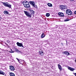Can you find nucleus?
Masks as SVG:
<instances>
[{"label":"nucleus","instance_id":"nucleus-1","mask_svg":"<svg viewBox=\"0 0 76 76\" xmlns=\"http://www.w3.org/2000/svg\"><path fill=\"white\" fill-rule=\"evenodd\" d=\"M2 3H3V4L4 6H6V7H9V8H11V7H12V5L9 4L8 2H2Z\"/></svg>","mask_w":76,"mask_h":76},{"label":"nucleus","instance_id":"nucleus-2","mask_svg":"<svg viewBox=\"0 0 76 76\" xmlns=\"http://www.w3.org/2000/svg\"><path fill=\"white\" fill-rule=\"evenodd\" d=\"M29 3L31 6H32L33 7H34V8H37V5H35V3L34 1H30Z\"/></svg>","mask_w":76,"mask_h":76},{"label":"nucleus","instance_id":"nucleus-3","mask_svg":"<svg viewBox=\"0 0 76 76\" xmlns=\"http://www.w3.org/2000/svg\"><path fill=\"white\" fill-rule=\"evenodd\" d=\"M24 12L26 16L28 17V18H32V14H31L29 12L24 11Z\"/></svg>","mask_w":76,"mask_h":76},{"label":"nucleus","instance_id":"nucleus-4","mask_svg":"<svg viewBox=\"0 0 76 76\" xmlns=\"http://www.w3.org/2000/svg\"><path fill=\"white\" fill-rule=\"evenodd\" d=\"M67 7L66 6L61 5L59 6V9L61 10H64L65 9H66Z\"/></svg>","mask_w":76,"mask_h":76},{"label":"nucleus","instance_id":"nucleus-5","mask_svg":"<svg viewBox=\"0 0 76 76\" xmlns=\"http://www.w3.org/2000/svg\"><path fill=\"white\" fill-rule=\"evenodd\" d=\"M66 13L68 15H71L72 14V12L71 11V10L68 9L66 10Z\"/></svg>","mask_w":76,"mask_h":76},{"label":"nucleus","instance_id":"nucleus-6","mask_svg":"<svg viewBox=\"0 0 76 76\" xmlns=\"http://www.w3.org/2000/svg\"><path fill=\"white\" fill-rule=\"evenodd\" d=\"M16 44L17 45V46H18V47H23V48L24 47V46H23V44L22 43L17 42Z\"/></svg>","mask_w":76,"mask_h":76},{"label":"nucleus","instance_id":"nucleus-7","mask_svg":"<svg viewBox=\"0 0 76 76\" xmlns=\"http://www.w3.org/2000/svg\"><path fill=\"white\" fill-rule=\"evenodd\" d=\"M64 54H65L67 56H69V55H71L68 52V51H64L62 53Z\"/></svg>","mask_w":76,"mask_h":76},{"label":"nucleus","instance_id":"nucleus-8","mask_svg":"<svg viewBox=\"0 0 76 76\" xmlns=\"http://www.w3.org/2000/svg\"><path fill=\"white\" fill-rule=\"evenodd\" d=\"M10 69L11 71H14L15 70V67L13 66L10 65Z\"/></svg>","mask_w":76,"mask_h":76},{"label":"nucleus","instance_id":"nucleus-9","mask_svg":"<svg viewBox=\"0 0 76 76\" xmlns=\"http://www.w3.org/2000/svg\"><path fill=\"white\" fill-rule=\"evenodd\" d=\"M58 15L60 16V17H63L64 15L63 13L61 12H59L58 13Z\"/></svg>","mask_w":76,"mask_h":76},{"label":"nucleus","instance_id":"nucleus-10","mask_svg":"<svg viewBox=\"0 0 76 76\" xmlns=\"http://www.w3.org/2000/svg\"><path fill=\"white\" fill-rule=\"evenodd\" d=\"M29 12L31 14V15H34L35 12H34V11L32 10V9H30L29 10Z\"/></svg>","mask_w":76,"mask_h":76},{"label":"nucleus","instance_id":"nucleus-11","mask_svg":"<svg viewBox=\"0 0 76 76\" xmlns=\"http://www.w3.org/2000/svg\"><path fill=\"white\" fill-rule=\"evenodd\" d=\"M0 75H4V76H6V74L1 70H0Z\"/></svg>","mask_w":76,"mask_h":76},{"label":"nucleus","instance_id":"nucleus-12","mask_svg":"<svg viewBox=\"0 0 76 76\" xmlns=\"http://www.w3.org/2000/svg\"><path fill=\"white\" fill-rule=\"evenodd\" d=\"M68 70H70V71H71V72L72 71H74V70H75L74 68H72L71 67H70V66H68Z\"/></svg>","mask_w":76,"mask_h":76},{"label":"nucleus","instance_id":"nucleus-13","mask_svg":"<svg viewBox=\"0 0 76 76\" xmlns=\"http://www.w3.org/2000/svg\"><path fill=\"white\" fill-rule=\"evenodd\" d=\"M24 7L26 8H29L30 7H30V5H29V2H28V4H26Z\"/></svg>","mask_w":76,"mask_h":76},{"label":"nucleus","instance_id":"nucleus-14","mask_svg":"<svg viewBox=\"0 0 76 76\" xmlns=\"http://www.w3.org/2000/svg\"><path fill=\"white\" fill-rule=\"evenodd\" d=\"M29 2L26 1H25L23 2V6L25 7V5H26V4H28Z\"/></svg>","mask_w":76,"mask_h":76},{"label":"nucleus","instance_id":"nucleus-15","mask_svg":"<svg viewBox=\"0 0 76 76\" xmlns=\"http://www.w3.org/2000/svg\"><path fill=\"white\" fill-rule=\"evenodd\" d=\"M58 66L60 72H61V70H62V68L61 67V65H60V64H58Z\"/></svg>","mask_w":76,"mask_h":76},{"label":"nucleus","instance_id":"nucleus-16","mask_svg":"<svg viewBox=\"0 0 76 76\" xmlns=\"http://www.w3.org/2000/svg\"><path fill=\"white\" fill-rule=\"evenodd\" d=\"M45 37V34H44V33H43L41 35V38H44Z\"/></svg>","mask_w":76,"mask_h":76},{"label":"nucleus","instance_id":"nucleus-17","mask_svg":"<svg viewBox=\"0 0 76 76\" xmlns=\"http://www.w3.org/2000/svg\"><path fill=\"white\" fill-rule=\"evenodd\" d=\"M4 13L5 15H8V14H9V12L7 11H5L4 12Z\"/></svg>","mask_w":76,"mask_h":76},{"label":"nucleus","instance_id":"nucleus-18","mask_svg":"<svg viewBox=\"0 0 76 76\" xmlns=\"http://www.w3.org/2000/svg\"><path fill=\"white\" fill-rule=\"evenodd\" d=\"M10 76H15V74L12 72H10Z\"/></svg>","mask_w":76,"mask_h":76},{"label":"nucleus","instance_id":"nucleus-19","mask_svg":"<svg viewBox=\"0 0 76 76\" xmlns=\"http://www.w3.org/2000/svg\"><path fill=\"white\" fill-rule=\"evenodd\" d=\"M14 48L15 51H18V52H19V53H22V52L20 51L19 50H18L16 48Z\"/></svg>","mask_w":76,"mask_h":76},{"label":"nucleus","instance_id":"nucleus-20","mask_svg":"<svg viewBox=\"0 0 76 76\" xmlns=\"http://www.w3.org/2000/svg\"><path fill=\"white\" fill-rule=\"evenodd\" d=\"M39 55H40V56H41L42 54H44V52L41 51H39Z\"/></svg>","mask_w":76,"mask_h":76},{"label":"nucleus","instance_id":"nucleus-21","mask_svg":"<svg viewBox=\"0 0 76 76\" xmlns=\"http://www.w3.org/2000/svg\"><path fill=\"white\" fill-rule=\"evenodd\" d=\"M48 5L49 7H52V6H53V5H52V4L50 3H48Z\"/></svg>","mask_w":76,"mask_h":76},{"label":"nucleus","instance_id":"nucleus-22","mask_svg":"<svg viewBox=\"0 0 76 76\" xmlns=\"http://www.w3.org/2000/svg\"><path fill=\"white\" fill-rule=\"evenodd\" d=\"M69 20H70V19L69 18H66L64 20L65 22H67V21H69Z\"/></svg>","mask_w":76,"mask_h":76},{"label":"nucleus","instance_id":"nucleus-23","mask_svg":"<svg viewBox=\"0 0 76 76\" xmlns=\"http://www.w3.org/2000/svg\"><path fill=\"white\" fill-rule=\"evenodd\" d=\"M46 16L47 17H49L50 16V14L49 13H46Z\"/></svg>","mask_w":76,"mask_h":76},{"label":"nucleus","instance_id":"nucleus-24","mask_svg":"<svg viewBox=\"0 0 76 76\" xmlns=\"http://www.w3.org/2000/svg\"><path fill=\"white\" fill-rule=\"evenodd\" d=\"M10 50L11 51H9L10 53H14V51L12 50V49H11Z\"/></svg>","mask_w":76,"mask_h":76},{"label":"nucleus","instance_id":"nucleus-25","mask_svg":"<svg viewBox=\"0 0 76 76\" xmlns=\"http://www.w3.org/2000/svg\"><path fill=\"white\" fill-rule=\"evenodd\" d=\"M8 51H9L7 50H4V52H5V53H8Z\"/></svg>","mask_w":76,"mask_h":76},{"label":"nucleus","instance_id":"nucleus-26","mask_svg":"<svg viewBox=\"0 0 76 76\" xmlns=\"http://www.w3.org/2000/svg\"><path fill=\"white\" fill-rule=\"evenodd\" d=\"M17 60H18V62H19V63H20V60H19V59H18V58H17Z\"/></svg>","mask_w":76,"mask_h":76},{"label":"nucleus","instance_id":"nucleus-27","mask_svg":"<svg viewBox=\"0 0 76 76\" xmlns=\"http://www.w3.org/2000/svg\"><path fill=\"white\" fill-rule=\"evenodd\" d=\"M71 1H74V0H69Z\"/></svg>","mask_w":76,"mask_h":76},{"label":"nucleus","instance_id":"nucleus-28","mask_svg":"<svg viewBox=\"0 0 76 76\" xmlns=\"http://www.w3.org/2000/svg\"><path fill=\"white\" fill-rule=\"evenodd\" d=\"M74 75H75V76H76V73H74Z\"/></svg>","mask_w":76,"mask_h":76},{"label":"nucleus","instance_id":"nucleus-29","mask_svg":"<svg viewBox=\"0 0 76 76\" xmlns=\"http://www.w3.org/2000/svg\"><path fill=\"white\" fill-rule=\"evenodd\" d=\"M24 63H25V61L24 60H23Z\"/></svg>","mask_w":76,"mask_h":76},{"label":"nucleus","instance_id":"nucleus-30","mask_svg":"<svg viewBox=\"0 0 76 76\" xmlns=\"http://www.w3.org/2000/svg\"><path fill=\"white\" fill-rule=\"evenodd\" d=\"M1 16H0V19H1Z\"/></svg>","mask_w":76,"mask_h":76},{"label":"nucleus","instance_id":"nucleus-31","mask_svg":"<svg viewBox=\"0 0 76 76\" xmlns=\"http://www.w3.org/2000/svg\"><path fill=\"white\" fill-rule=\"evenodd\" d=\"M0 53H1V52H0Z\"/></svg>","mask_w":76,"mask_h":76}]
</instances>
